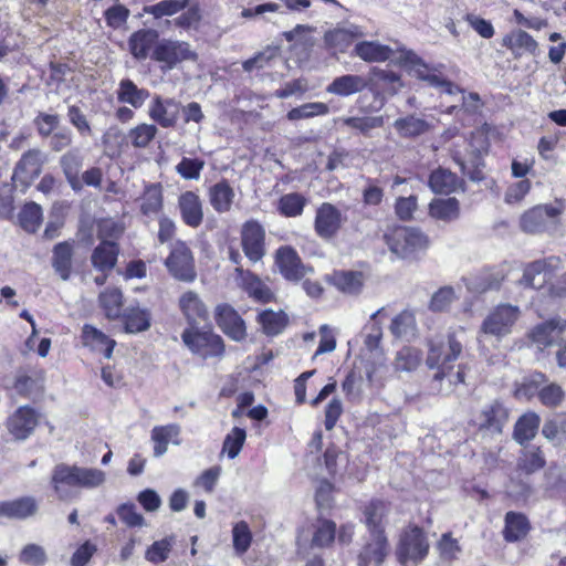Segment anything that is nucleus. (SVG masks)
I'll list each match as a JSON object with an SVG mask.
<instances>
[{
  "mask_svg": "<svg viewBox=\"0 0 566 566\" xmlns=\"http://www.w3.org/2000/svg\"><path fill=\"white\" fill-rule=\"evenodd\" d=\"M38 511V504L32 497H22L0 503V517L23 520Z\"/></svg>",
  "mask_w": 566,
  "mask_h": 566,
  "instance_id": "c85d7f7f",
  "label": "nucleus"
},
{
  "mask_svg": "<svg viewBox=\"0 0 566 566\" xmlns=\"http://www.w3.org/2000/svg\"><path fill=\"white\" fill-rule=\"evenodd\" d=\"M258 322L262 326L264 334L275 336L286 327L289 318L283 311L266 310L259 314Z\"/></svg>",
  "mask_w": 566,
  "mask_h": 566,
  "instance_id": "ea45409f",
  "label": "nucleus"
},
{
  "mask_svg": "<svg viewBox=\"0 0 566 566\" xmlns=\"http://www.w3.org/2000/svg\"><path fill=\"white\" fill-rule=\"evenodd\" d=\"M188 6V0H161L158 3L147 6L144 11L156 19L170 17L184 10Z\"/></svg>",
  "mask_w": 566,
  "mask_h": 566,
  "instance_id": "6e6d98bb",
  "label": "nucleus"
},
{
  "mask_svg": "<svg viewBox=\"0 0 566 566\" xmlns=\"http://www.w3.org/2000/svg\"><path fill=\"white\" fill-rule=\"evenodd\" d=\"M179 307L190 325L205 321L207 307L195 291L185 292L179 298Z\"/></svg>",
  "mask_w": 566,
  "mask_h": 566,
  "instance_id": "393cba45",
  "label": "nucleus"
},
{
  "mask_svg": "<svg viewBox=\"0 0 566 566\" xmlns=\"http://www.w3.org/2000/svg\"><path fill=\"white\" fill-rule=\"evenodd\" d=\"M153 59L160 64L163 71H170L179 63L195 61L197 53L187 42L164 39L156 44Z\"/></svg>",
  "mask_w": 566,
  "mask_h": 566,
  "instance_id": "0eeeda50",
  "label": "nucleus"
},
{
  "mask_svg": "<svg viewBox=\"0 0 566 566\" xmlns=\"http://www.w3.org/2000/svg\"><path fill=\"white\" fill-rule=\"evenodd\" d=\"M180 103L174 98H164L160 95H154L148 115L163 128L174 127L179 118Z\"/></svg>",
  "mask_w": 566,
  "mask_h": 566,
  "instance_id": "ddd939ff",
  "label": "nucleus"
},
{
  "mask_svg": "<svg viewBox=\"0 0 566 566\" xmlns=\"http://www.w3.org/2000/svg\"><path fill=\"white\" fill-rule=\"evenodd\" d=\"M542 433L549 441L566 438V413H556L546 420Z\"/></svg>",
  "mask_w": 566,
  "mask_h": 566,
  "instance_id": "0e129e2a",
  "label": "nucleus"
},
{
  "mask_svg": "<svg viewBox=\"0 0 566 566\" xmlns=\"http://www.w3.org/2000/svg\"><path fill=\"white\" fill-rule=\"evenodd\" d=\"M530 531L527 518L515 512H509L505 515V525L503 536L506 542H517L524 538Z\"/></svg>",
  "mask_w": 566,
  "mask_h": 566,
  "instance_id": "f704fd0d",
  "label": "nucleus"
},
{
  "mask_svg": "<svg viewBox=\"0 0 566 566\" xmlns=\"http://www.w3.org/2000/svg\"><path fill=\"white\" fill-rule=\"evenodd\" d=\"M394 127L401 137L409 138L424 134L430 126L424 119L409 115L396 119Z\"/></svg>",
  "mask_w": 566,
  "mask_h": 566,
  "instance_id": "a18cd8bd",
  "label": "nucleus"
},
{
  "mask_svg": "<svg viewBox=\"0 0 566 566\" xmlns=\"http://www.w3.org/2000/svg\"><path fill=\"white\" fill-rule=\"evenodd\" d=\"M81 342L84 347L95 353H101L105 358L109 359L116 342L109 338L102 331L93 325L85 324L82 327Z\"/></svg>",
  "mask_w": 566,
  "mask_h": 566,
  "instance_id": "6ab92c4d",
  "label": "nucleus"
},
{
  "mask_svg": "<svg viewBox=\"0 0 566 566\" xmlns=\"http://www.w3.org/2000/svg\"><path fill=\"white\" fill-rule=\"evenodd\" d=\"M345 126L358 130L363 135H368L370 130L384 126L382 116H366V117H343L339 119Z\"/></svg>",
  "mask_w": 566,
  "mask_h": 566,
  "instance_id": "bf43d9fd",
  "label": "nucleus"
},
{
  "mask_svg": "<svg viewBox=\"0 0 566 566\" xmlns=\"http://www.w3.org/2000/svg\"><path fill=\"white\" fill-rule=\"evenodd\" d=\"M235 272L240 286L250 297L261 303H268L273 300V293L270 287L256 275L249 271H243L241 268H237Z\"/></svg>",
  "mask_w": 566,
  "mask_h": 566,
  "instance_id": "5701e85b",
  "label": "nucleus"
},
{
  "mask_svg": "<svg viewBox=\"0 0 566 566\" xmlns=\"http://www.w3.org/2000/svg\"><path fill=\"white\" fill-rule=\"evenodd\" d=\"M329 113V107L327 104L322 102H312L306 103L301 106L292 108L286 117L291 122L300 120V119H308L315 116H324Z\"/></svg>",
  "mask_w": 566,
  "mask_h": 566,
  "instance_id": "603ef678",
  "label": "nucleus"
},
{
  "mask_svg": "<svg viewBox=\"0 0 566 566\" xmlns=\"http://www.w3.org/2000/svg\"><path fill=\"white\" fill-rule=\"evenodd\" d=\"M504 45L511 50L516 56L524 54H535L537 51V42L531 34L523 30H516L504 39Z\"/></svg>",
  "mask_w": 566,
  "mask_h": 566,
  "instance_id": "72a5a7b5",
  "label": "nucleus"
},
{
  "mask_svg": "<svg viewBox=\"0 0 566 566\" xmlns=\"http://www.w3.org/2000/svg\"><path fill=\"white\" fill-rule=\"evenodd\" d=\"M42 221V209L35 202L24 205L19 213V222L28 232H35Z\"/></svg>",
  "mask_w": 566,
  "mask_h": 566,
  "instance_id": "13d9d810",
  "label": "nucleus"
},
{
  "mask_svg": "<svg viewBox=\"0 0 566 566\" xmlns=\"http://www.w3.org/2000/svg\"><path fill=\"white\" fill-rule=\"evenodd\" d=\"M364 35L359 27L352 25L349 28L335 29L325 34V42L331 48L345 52L355 39Z\"/></svg>",
  "mask_w": 566,
  "mask_h": 566,
  "instance_id": "473e14b6",
  "label": "nucleus"
},
{
  "mask_svg": "<svg viewBox=\"0 0 566 566\" xmlns=\"http://www.w3.org/2000/svg\"><path fill=\"white\" fill-rule=\"evenodd\" d=\"M39 421V416L34 409L23 406L20 407L9 419L8 430L18 440L27 439L34 430Z\"/></svg>",
  "mask_w": 566,
  "mask_h": 566,
  "instance_id": "dca6fc26",
  "label": "nucleus"
},
{
  "mask_svg": "<svg viewBox=\"0 0 566 566\" xmlns=\"http://www.w3.org/2000/svg\"><path fill=\"white\" fill-rule=\"evenodd\" d=\"M429 214L437 220L453 221L460 214L459 201L455 198L433 199L429 205Z\"/></svg>",
  "mask_w": 566,
  "mask_h": 566,
  "instance_id": "c9c22d12",
  "label": "nucleus"
},
{
  "mask_svg": "<svg viewBox=\"0 0 566 566\" xmlns=\"http://www.w3.org/2000/svg\"><path fill=\"white\" fill-rule=\"evenodd\" d=\"M165 264L169 273L184 282L195 281L197 273L192 252L184 242H176Z\"/></svg>",
  "mask_w": 566,
  "mask_h": 566,
  "instance_id": "1a4fd4ad",
  "label": "nucleus"
},
{
  "mask_svg": "<svg viewBox=\"0 0 566 566\" xmlns=\"http://www.w3.org/2000/svg\"><path fill=\"white\" fill-rule=\"evenodd\" d=\"M157 36V32L153 30H140L133 33L128 42L130 53L138 60L146 59Z\"/></svg>",
  "mask_w": 566,
  "mask_h": 566,
  "instance_id": "a19ab883",
  "label": "nucleus"
},
{
  "mask_svg": "<svg viewBox=\"0 0 566 566\" xmlns=\"http://www.w3.org/2000/svg\"><path fill=\"white\" fill-rule=\"evenodd\" d=\"M389 548L385 534L371 535V539L364 546L358 556V566H380Z\"/></svg>",
  "mask_w": 566,
  "mask_h": 566,
  "instance_id": "412c9836",
  "label": "nucleus"
},
{
  "mask_svg": "<svg viewBox=\"0 0 566 566\" xmlns=\"http://www.w3.org/2000/svg\"><path fill=\"white\" fill-rule=\"evenodd\" d=\"M545 381L546 377L544 374L535 373L516 388L515 396L530 399L538 391V398L543 405L547 407L559 406L565 398L562 387L554 382L541 387Z\"/></svg>",
  "mask_w": 566,
  "mask_h": 566,
  "instance_id": "423d86ee",
  "label": "nucleus"
},
{
  "mask_svg": "<svg viewBox=\"0 0 566 566\" xmlns=\"http://www.w3.org/2000/svg\"><path fill=\"white\" fill-rule=\"evenodd\" d=\"M99 304L107 318H116L120 315L123 295L118 289H106L99 294Z\"/></svg>",
  "mask_w": 566,
  "mask_h": 566,
  "instance_id": "5fc2aeb1",
  "label": "nucleus"
},
{
  "mask_svg": "<svg viewBox=\"0 0 566 566\" xmlns=\"http://www.w3.org/2000/svg\"><path fill=\"white\" fill-rule=\"evenodd\" d=\"M461 352L462 344L455 334L430 340L427 365L430 369H437L432 378L433 390L449 394L454 386L464 381V369L459 366L454 371L452 365Z\"/></svg>",
  "mask_w": 566,
  "mask_h": 566,
  "instance_id": "f257e3e1",
  "label": "nucleus"
},
{
  "mask_svg": "<svg viewBox=\"0 0 566 566\" xmlns=\"http://www.w3.org/2000/svg\"><path fill=\"white\" fill-rule=\"evenodd\" d=\"M402 45L391 48L378 41H360L355 44L354 54L368 63H381L386 61L397 63L398 50Z\"/></svg>",
  "mask_w": 566,
  "mask_h": 566,
  "instance_id": "4468645a",
  "label": "nucleus"
},
{
  "mask_svg": "<svg viewBox=\"0 0 566 566\" xmlns=\"http://www.w3.org/2000/svg\"><path fill=\"white\" fill-rule=\"evenodd\" d=\"M384 240L389 250L399 258H407L428 247V238L420 230L409 227L388 229Z\"/></svg>",
  "mask_w": 566,
  "mask_h": 566,
  "instance_id": "f03ea898",
  "label": "nucleus"
},
{
  "mask_svg": "<svg viewBox=\"0 0 566 566\" xmlns=\"http://www.w3.org/2000/svg\"><path fill=\"white\" fill-rule=\"evenodd\" d=\"M520 315L518 307L509 304L496 306L483 321L479 335V343L485 335L501 338L512 332V327Z\"/></svg>",
  "mask_w": 566,
  "mask_h": 566,
  "instance_id": "6e6552de",
  "label": "nucleus"
},
{
  "mask_svg": "<svg viewBox=\"0 0 566 566\" xmlns=\"http://www.w3.org/2000/svg\"><path fill=\"white\" fill-rule=\"evenodd\" d=\"M276 264L282 275L290 281H298L306 274V268L296 251L290 247L276 251Z\"/></svg>",
  "mask_w": 566,
  "mask_h": 566,
  "instance_id": "aec40b11",
  "label": "nucleus"
},
{
  "mask_svg": "<svg viewBox=\"0 0 566 566\" xmlns=\"http://www.w3.org/2000/svg\"><path fill=\"white\" fill-rule=\"evenodd\" d=\"M216 319L223 333L233 340L241 342L245 338L247 329L244 321L230 305H218L216 308Z\"/></svg>",
  "mask_w": 566,
  "mask_h": 566,
  "instance_id": "2eb2a0df",
  "label": "nucleus"
},
{
  "mask_svg": "<svg viewBox=\"0 0 566 566\" xmlns=\"http://www.w3.org/2000/svg\"><path fill=\"white\" fill-rule=\"evenodd\" d=\"M429 186L434 192L450 193L460 186V180L455 174L448 169L439 168L431 172Z\"/></svg>",
  "mask_w": 566,
  "mask_h": 566,
  "instance_id": "79ce46f5",
  "label": "nucleus"
},
{
  "mask_svg": "<svg viewBox=\"0 0 566 566\" xmlns=\"http://www.w3.org/2000/svg\"><path fill=\"white\" fill-rule=\"evenodd\" d=\"M77 488L97 489L106 481V473L96 468L75 465Z\"/></svg>",
  "mask_w": 566,
  "mask_h": 566,
  "instance_id": "8fccbe9b",
  "label": "nucleus"
},
{
  "mask_svg": "<svg viewBox=\"0 0 566 566\" xmlns=\"http://www.w3.org/2000/svg\"><path fill=\"white\" fill-rule=\"evenodd\" d=\"M178 209L185 224L193 229L200 227L203 221V206L196 192H182L178 198Z\"/></svg>",
  "mask_w": 566,
  "mask_h": 566,
  "instance_id": "f3484780",
  "label": "nucleus"
},
{
  "mask_svg": "<svg viewBox=\"0 0 566 566\" xmlns=\"http://www.w3.org/2000/svg\"><path fill=\"white\" fill-rule=\"evenodd\" d=\"M390 332L399 338H411L416 335L417 323L415 314L410 311H402L395 316L390 324Z\"/></svg>",
  "mask_w": 566,
  "mask_h": 566,
  "instance_id": "de8ad7c7",
  "label": "nucleus"
},
{
  "mask_svg": "<svg viewBox=\"0 0 566 566\" xmlns=\"http://www.w3.org/2000/svg\"><path fill=\"white\" fill-rule=\"evenodd\" d=\"M346 218L342 211L329 202H323L315 213L314 230L323 240H331L345 223Z\"/></svg>",
  "mask_w": 566,
  "mask_h": 566,
  "instance_id": "9d476101",
  "label": "nucleus"
},
{
  "mask_svg": "<svg viewBox=\"0 0 566 566\" xmlns=\"http://www.w3.org/2000/svg\"><path fill=\"white\" fill-rule=\"evenodd\" d=\"M181 339L192 354L205 359L220 356L224 352L222 338L210 329L190 326L182 332Z\"/></svg>",
  "mask_w": 566,
  "mask_h": 566,
  "instance_id": "20e7f679",
  "label": "nucleus"
},
{
  "mask_svg": "<svg viewBox=\"0 0 566 566\" xmlns=\"http://www.w3.org/2000/svg\"><path fill=\"white\" fill-rule=\"evenodd\" d=\"M209 202L219 213H226L231 210L235 193L227 180H221L209 188Z\"/></svg>",
  "mask_w": 566,
  "mask_h": 566,
  "instance_id": "bb28decb",
  "label": "nucleus"
},
{
  "mask_svg": "<svg viewBox=\"0 0 566 566\" xmlns=\"http://www.w3.org/2000/svg\"><path fill=\"white\" fill-rule=\"evenodd\" d=\"M124 323L127 333H140L150 327V314L146 308L129 307L124 314Z\"/></svg>",
  "mask_w": 566,
  "mask_h": 566,
  "instance_id": "c03bdc74",
  "label": "nucleus"
},
{
  "mask_svg": "<svg viewBox=\"0 0 566 566\" xmlns=\"http://www.w3.org/2000/svg\"><path fill=\"white\" fill-rule=\"evenodd\" d=\"M175 543L174 536L165 537L154 542L145 552L146 560L153 564H160L168 559Z\"/></svg>",
  "mask_w": 566,
  "mask_h": 566,
  "instance_id": "4d7b16f0",
  "label": "nucleus"
},
{
  "mask_svg": "<svg viewBox=\"0 0 566 566\" xmlns=\"http://www.w3.org/2000/svg\"><path fill=\"white\" fill-rule=\"evenodd\" d=\"M539 416L535 412H527L523 415L516 422L514 429V438L520 443L523 444L530 440H532L539 427Z\"/></svg>",
  "mask_w": 566,
  "mask_h": 566,
  "instance_id": "37998d69",
  "label": "nucleus"
},
{
  "mask_svg": "<svg viewBox=\"0 0 566 566\" xmlns=\"http://www.w3.org/2000/svg\"><path fill=\"white\" fill-rule=\"evenodd\" d=\"M63 172L74 190L82 188V182L78 177L83 158L77 150H70L65 153L60 159Z\"/></svg>",
  "mask_w": 566,
  "mask_h": 566,
  "instance_id": "4c0bfd02",
  "label": "nucleus"
},
{
  "mask_svg": "<svg viewBox=\"0 0 566 566\" xmlns=\"http://www.w3.org/2000/svg\"><path fill=\"white\" fill-rule=\"evenodd\" d=\"M265 231L263 227L249 220L243 223L241 229V244L247 258L252 262L260 261L265 254Z\"/></svg>",
  "mask_w": 566,
  "mask_h": 566,
  "instance_id": "f8f14e48",
  "label": "nucleus"
},
{
  "mask_svg": "<svg viewBox=\"0 0 566 566\" xmlns=\"http://www.w3.org/2000/svg\"><path fill=\"white\" fill-rule=\"evenodd\" d=\"M388 512L387 505L381 501H373L365 509L366 525L370 535L384 534L382 520Z\"/></svg>",
  "mask_w": 566,
  "mask_h": 566,
  "instance_id": "09e8293b",
  "label": "nucleus"
},
{
  "mask_svg": "<svg viewBox=\"0 0 566 566\" xmlns=\"http://www.w3.org/2000/svg\"><path fill=\"white\" fill-rule=\"evenodd\" d=\"M252 543V533L249 525L244 522H238L232 528V544L237 555L241 556L248 552Z\"/></svg>",
  "mask_w": 566,
  "mask_h": 566,
  "instance_id": "680f3d73",
  "label": "nucleus"
},
{
  "mask_svg": "<svg viewBox=\"0 0 566 566\" xmlns=\"http://www.w3.org/2000/svg\"><path fill=\"white\" fill-rule=\"evenodd\" d=\"M538 206L525 211L520 219L521 229L527 233L541 232L545 227V218Z\"/></svg>",
  "mask_w": 566,
  "mask_h": 566,
  "instance_id": "e2e57ef3",
  "label": "nucleus"
},
{
  "mask_svg": "<svg viewBox=\"0 0 566 566\" xmlns=\"http://www.w3.org/2000/svg\"><path fill=\"white\" fill-rule=\"evenodd\" d=\"M125 227L122 222L114 219H102L97 224V237L101 241H113L120 238Z\"/></svg>",
  "mask_w": 566,
  "mask_h": 566,
  "instance_id": "774afa93",
  "label": "nucleus"
},
{
  "mask_svg": "<svg viewBox=\"0 0 566 566\" xmlns=\"http://www.w3.org/2000/svg\"><path fill=\"white\" fill-rule=\"evenodd\" d=\"M44 156L39 149H30L18 161L12 180L22 188L29 187L41 174Z\"/></svg>",
  "mask_w": 566,
  "mask_h": 566,
  "instance_id": "9b49d317",
  "label": "nucleus"
},
{
  "mask_svg": "<svg viewBox=\"0 0 566 566\" xmlns=\"http://www.w3.org/2000/svg\"><path fill=\"white\" fill-rule=\"evenodd\" d=\"M329 280L337 290L349 295L360 293L365 283L364 274L354 271L334 272Z\"/></svg>",
  "mask_w": 566,
  "mask_h": 566,
  "instance_id": "7c9ffc66",
  "label": "nucleus"
},
{
  "mask_svg": "<svg viewBox=\"0 0 566 566\" xmlns=\"http://www.w3.org/2000/svg\"><path fill=\"white\" fill-rule=\"evenodd\" d=\"M544 465L545 459L538 448L525 451L518 461V468L526 474L534 473L541 470Z\"/></svg>",
  "mask_w": 566,
  "mask_h": 566,
  "instance_id": "338daca9",
  "label": "nucleus"
},
{
  "mask_svg": "<svg viewBox=\"0 0 566 566\" xmlns=\"http://www.w3.org/2000/svg\"><path fill=\"white\" fill-rule=\"evenodd\" d=\"M422 361V353L415 347H402L395 355L392 367L396 373H411Z\"/></svg>",
  "mask_w": 566,
  "mask_h": 566,
  "instance_id": "58836bf2",
  "label": "nucleus"
},
{
  "mask_svg": "<svg viewBox=\"0 0 566 566\" xmlns=\"http://www.w3.org/2000/svg\"><path fill=\"white\" fill-rule=\"evenodd\" d=\"M559 260L551 258L548 260H538L528 264L521 280L522 284L532 289L542 287L548 275V268L555 266L554 262L557 263Z\"/></svg>",
  "mask_w": 566,
  "mask_h": 566,
  "instance_id": "a878e982",
  "label": "nucleus"
},
{
  "mask_svg": "<svg viewBox=\"0 0 566 566\" xmlns=\"http://www.w3.org/2000/svg\"><path fill=\"white\" fill-rule=\"evenodd\" d=\"M148 97L149 92L137 87L133 81L128 78L120 81L117 90V98L119 102L129 104L135 108H139Z\"/></svg>",
  "mask_w": 566,
  "mask_h": 566,
  "instance_id": "e433bc0d",
  "label": "nucleus"
},
{
  "mask_svg": "<svg viewBox=\"0 0 566 566\" xmlns=\"http://www.w3.org/2000/svg\"><path fill=\"white\" fill-rule=\"evenodd\" d=\"M397 63L409 70L415 76L429 83V85L438 87L446 94L460 92V87L441 76L431 73L429 66L413 51L401 46L399 50Z\"/></svg>",
  "mask_w": 566,
  "mask_h": 566,
  "instance_id": "7ed1b4c3",
  "label": "nucleus"
},
{
  "mask_svg": "<svg viewBox=\"0 0 566 566\" xmlns=\"http://www.w3.org/2000/svg\"><path fill=\"white\" fill-rule=\"evenodd\" d=\"M158 129L154 124L143 123L132 128L128 133V140L134 147L145 148L157 135Z\"/></svg>",
  "mask_w": 566,
  "mask_h": 566,
  "instance_id": "052dcab7",
  "label": "nucleus"
},
{
  "mask_svg": "<svg viewBox=\"0 0 566 566\" xmlns=\"http://www.w3.org/2000/svg\"><path fill=\"white\" fill-rule=\"evenodd\" d=\"M118 248L113 241L101 242L93 251L91 261L93 266L101 271H111L117 261Z\"/></svg>",
  "mask_w": 566,
  "mask_h": 566,
  "instance_id": "2f4dec72",
  "label": "nucleus"
},
{
  "mask_svg": "<svg viewBox=\"0 0 566 566\" xmlns=\"http://www.w3.org/2000/svg\"><path fill=\"white\" fill-rule=\"evenodd\" d=\"M180 432L181 428L177 423L154 427L150 432L154 442V455L156 458L164 455L168 450L169 442L179 446L181 443Z\"/></svg>",
  "mask_w": 566,
  "mask_h": 566,
  "instance_id": "4be33fe9",
  "label": "nucleus"
},
{
  "mask_svg": "<svg viewBox=\"0 0 566 566\" xmlns=\"http://www.w3.org/2000/svg\"><path fill=\"white\" fill-rule=\"evenodd\" d=\"M245 439V430L234 427L224 438L222 452H226L230 459L237 458L244 444Z\"/></svg>",
  "mask_w": 566,
  "mask_h": 566,
  "instance_id": "69168bd1",
  "label": "nucleus"
},
{
  "mask_svg": "<svg viewBox=\"0 0 566 566\" xmlns=\"http://www.w3.org/2000/svg\"><path fill=\"white\" fill-rule=\"evenodd\" d=\"M307 200L301 193L292 192L280 198L277 209L285 217H298L302 214Z\"/></svg>",
  "mask_w": 566,
  "mask_h": 566,
  "instance_id": "864d4df0",
  "label": "nucleus"
},
{
  "mask_svg": "<svg viewBox=\"0 0 566 566\" xmlns=\"http://www.w3.org/2000/svg\"><path fill=\"white\" fill-rule=\"evenodd\" d=\"M72 265V245L67 242L59 243L54 248L53 266L62 280H67Z\"/></svg>",
  "mask_w": 566,
  "mask_h": 566,
  "instance_id": "3c124183",
  "label": "nucleus"
},
{
  "mask_svg": "<svg viewBox=\"0 0 566 566\" xmlns=\"http://www.w3.org/2000/svg\"><path fill=\"white\" fill-rule=\"evenodd\" d=\"M429 552V543L423 531L418 526L407 528L400 537L397 557L403 566L418 565Z\"/></svg>",
  "mask_w": 566,
  "mask_h": 566,
  "instance_id": "39448f33",
  "label": "nucleus"
},
{
  "mask_svg": "<svg viewBox=\"0 0 566 566\" xmlns=\"http://www.w3.org/2000/svg\"><path fill=\"white\" fill-rule=\"evenodd\" d=\"M367 86V81L360 75H342L333 80L326 87V92L338 96H349L361 92Z\"/></svg>",
  "mask_w": 566,
  "mask_h": 566,
  "instance_id": "c756f323",
  "label": "nucleus"
},
{
  "mask_svg": "<svg viewBox=\"0 0 566 566\" xmlns=\"http://www.w3.org/2000/svg\"><path fill=\"white\" fill-rule=\"evenodd\" d=\"M75 465L65 463L56 464L52 471L51 485L56 496L62 500H69L72 496V488H77Z\"/></svg>",
  "mask_w": 566,
  "mask_h": 566,
  "instance_id": "a211bd4d",
  "label": "nucleus"
},
{
  "mask_svg": "<svg viewBox=\"0 0 566 566\" xmlns=\"http://www.w3.org/2000/svg\"><path fill=\"white\" fill-rule=\"evenodd\" d=\"M140 201V211L143 214L150 216L158 213L163 208V188L160 184L146 186Z\"/></svg>",
  "mask_w": 566,
  "mask_h": 566,
  "instance_id": "49530a36",
  "label": "nucleus"
},
{
  "mask_svg": "<svg viewBox=\"0 0 566 566\" xmlns=\"http://www.w3.org/2000/svg\"><path fill=\"white\" fill-rule=\"evenodd\" d=\"M506 420L507 411L499 402L485 406L474 418V422L480 429H486L496 433L502 431Z\"/></svg>",
  "mask_w": 566,
  "mask_h": 566,
  "instance_id": "b1692460",
  "label": "nucleus"
},
{
  "mask_svg": "<svg viewBox=\"0 0 566 566\" xmlns=\"http://www.w3.org/2000/svg\"><path fill=\"white\" fill-rule=\"evenodd\" d=\"M565 326L566 321L562 319L543 323L533 329L532 339L539 348L552 346L557 343Z\"/></svg>",
  "mask_w": 566,
  "mask_h": 566,
  "instance_id": "cd10ccee",
  "label": "nucleus"
}]
</instances>
